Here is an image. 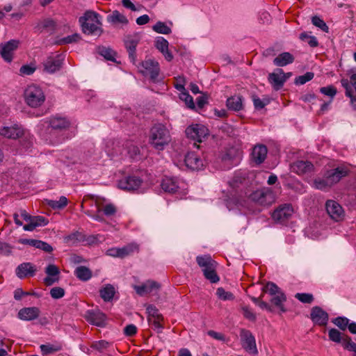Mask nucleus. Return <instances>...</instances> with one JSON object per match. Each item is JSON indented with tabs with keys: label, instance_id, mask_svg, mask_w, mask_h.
I'll return each mask as SVG.
<instances>
[{
	"label": "nucleus",
	"instance_id": "30",
	"mask_svg": "<svg viewBox=\"0 0 356 356\" xmlns=\"http://www.w3.org/2000/svg\"><path fill=\"white\" fill-rule=\"evenodd\" d=\"M294 56L289 52H283L273 60V64L277 67H284L293 63Z\"/></svg>",
	"mask_w": 356,
	"mask_h": 356
},
{
	"label": "nucleus",
	"instance_id": "48",
	"mask_svg": "<svg viewBox=\"0 0 356 356\" xmlns=\"http://www.w3.org/2000/svg\"><path fill=\"white\" fill-rule=\"evenodd\" d=\"M313 25L320 29L322 31L327 33L329 32V27L326 23L321 19L318 16H313Z\"/></svg>",
	"mask_w": 356,
	"mask_h": 356
},
{
	"label": "nucleus",
	"instance_id": "23",
	"mask_svg": "<svg viewBox=\"0 0 356 356\" xmlns=\"http://www.w3.org/2000/svg\"><path fill=\"white\" fill-rule=\"evenodd\" d=\"M23 129L17 125L3 127L0 129V135L8 138L17 139L23 136Z\"/></svg>",
	"mask_w": 356,
	"mask_h": 356
},
{
	"label": "nucleus",
	"instance_id": "6",
	"mask_svg": "<svg viewBox=\"0 0 356 356\" xmlns=\"http://www.w3.org/2000/svg\"><path fill=\"white\" fill-rule=\"evenodd\" d=\"M291 204H282L271 213V218L277 224L286 225L293 213Z\"/></svg>",
	"mask_w": 356,
	"mask_h": 356
},
{
	"label": "nucleus",
	"instance_id": "45",
	"mask_svg": "<svg viewBox=\"0 0 356 356\" xmlns=\"http://www.w3.org/2000/svg\"><path fill=\"white\" fill-rule=\"evenodd\" d=\"M341 343L345 350L353 351L354 353L356 351V343L352 341L351 338L348 335L346 334L345 337H343Z\"/></svg>",
	"mask_w": 356,
	"mask_h": 356
},
{
	"label": "nucleus",
	"instance_id": "11",
	"mask_svg": "<svg viewBox=\"0 0 356 356\" xmlns=\"http://www.w3.org/2000/svg\"><path fill=\"white\" fill-rule=\"evenodd\" d=\"M63 60L64 58L60 54L47 57L42 63L44 71L49 74L59 71L63 64Z\"/></svg>",
	"mask_w": 356,
	"mask_h": 356
},
{
	"label": "nucleus",
	"instance_id": "37",
	"mask_svg": "<svg viewBox=\"0 0 356 356\" xmlns=\"http://www.w3.org/2000/svg\"><path fill=\"white\" fill-rule=\"evenodd\" d=\"M99 55L103 56L107 60L115 62L116 52L110 47L104 46L99 47L97 49Z\"/></svg>",
	"mask_w": 356,
	"mask_h": 356
},
{
	"label": "nucleus",
	"instance_id": "47",
	"mask_svg": "<svg viewBox=\"0 0 356 356\" xmlns=\"http://www.w3.org/2000/svg\"><path fill=\"white\" fill-rule=\"evenodd\" d=\"M216 295L222 300H233L234 296L232 292L226 291L222 287H219L216 290Z\"/></svg>",
	"mask_w": 356,
	"mask_h": 356
},
{
	"label": "nucleus",
	"instance_id": "44",
	"mask_svg": "<svg viewBox=\"0 0 356 356\" xmlns=\"http://www.w3.org/2000/svg\"><path fill=\"white\" fill-rule=\"evenodd\" d=\"M152 29L158 33L161 34H170L172 31L171 29L165 23L162 22H157L153 26Z\"/></svg>",
	"mask_w": 356,
	"mask_h": 356
},
{
	"label": "nucleus",
	"instance_id": "13",
	"mask_svg": "<svg viewBox=\"0 0 356 356\" xmlns=\"http://www.w3.org/2000/svg\"><path fill=\"white\" fill-rule=\"evenodd\" d=\"M140 36L138 33H136L134 35H126L124 42V46L129 54V58L131 61L134 64L136 60V47L139 42Z\"/></svg>",
	"mask_w": 356,
	"mask_h": 356
},
{
	"label": "nucleus",
	"instance_id": "27",
	"mask_svg": "<svg viewBox=\"0 0 356 356\" xmlns=\"http://www.w3.org/2000/svg\"><path fill=\"white\" fill-rule=\"evenodd\" d=\"M35 271L36 268L35 266L32 264L26 262L21 264L17 266L16 268V275L19 278L22 279L28 276H34Z\"/></svg>",
	"mask_w": 356,
	"mask_h": 356
},
{
	"label": "nucleus",
	"instance_id": "3",
	"mask_svg": "<svg viewBox=\"0 0 356 356\" xmlns=\"http://www.w3.org/2000/svg\"><path fill=\"white\" fill-rule=\"evenodd\" d=\"M169 131L163 124H156L150 129L149 142L157 150H163L170 142Z\"/></svg>",
	"mask_w": 356,
	"mask_h": 356
},
{
	"label": "nucleus",
	"instance_id": "26",
	"mask_svg": "<svg viewBox=\"0 0 356 356\" xmlns=\"http://www.w3.org/2000/svg\"><path fill=\"white\" fill-rule=\"evenodd\" d=\"M196 261L198 266L202 268L203 273L205 270L209 271L213 268H216L218 266L217 262L215 261L209 254L197 256L196 257Z\"/></svg>",
	"mask_w": 356,
	"mask_h": 356
},
{
	"label": "nucleus",
	"instance_id": "53",
	"mask_svg": "<svg viewBox=\"0 0 356 356\" xmlns=\"http://www.w3.org/2000/svg\"><path fill=\"white\" fill-rule=\"evenodd\" d=\"M204 277L209 280L211 283H217L220 280L219 276L217 275L216 268H213L209 271L204 270Z\"/></svg>",
	"mask_w": 356,
	"mask_h": 356
},
{
	"label": "nucleus",
	"instance_id": "40",
	"mask_svg": "<svg viewBox=\"0 0 356 356\" xmlns=\"http://www.w3.org/2000/svg\"><path fill=\"white\" fill-rule=\"evenodd\" d=\"M64 241L65 243L72 242V243L83 242L85 241V235L76 231L65 236Z\"/></svg>",
	"mask_w": 356,
	"mask_h": 356
},
{
	"label": "nucleus",
	"instance_id": "14",
	"mask_svg": "<svg viewBox=\"0 0 356 356\" xmlns=\"http://www.w3.org/2000/svg\"><path fill=\"white\" fill-rule=\"evenodd\" d=\"M142 179L138 177L131 175L127 176L118 182V187L127 191H134L137 190L142 184Z\"/></svg>",
	"mask_w": 356,
	"mask_h": 356
},
{
	"label": "nucleus",
	"instance_id": "1",
	"mask_svg": "<svg viewBox=\"0 0 356 356\" xmlns=\"http://www.w3.org/2000/svg\"><path fill=\"white\" fill-rule=\"evenodd\" d=\"M267 293L272 296L270 302L276 307H281L282 303L286 300V297L281 289L274 282H268L262 288V294L260 297H250L251 300L257 305L261 309H266L270 312L273 311V307L262 300L264 298V293Z\"/></svg>",
	"mask_w": 356,
	"mask_h": 356
},
{
	"label": "nucleus",
	"instance_id": "5",
	"mask_svg": "<svg viewBox=\"0 0 356 356\" xmlns=\"http://www.w3.org/2000/svg\"><path fill=\"white\" fill-rule=\"evenodd\" d=\"M248 199L258 205L268 207L275 202V195L271 190L264 188L252 192Z\"/></svg>",
	"mask_w": 356,
	"mask_h": 356
},
{
	"label": "nucleus",
	"instance_id": "28",
	"mask_svg": "<svg viewBox=\"0 0 356 356\" xmlns=\"http://www.w3.org/2000/svg\"><path fill=\"white\" fill-rule=\"evenodd\" d=\"M329 319L328 314L319 307H313V323L320 326L326 325Z\"/></svg>",
	"mask_w": 356,
	"mask_h": 356
},
{
	"label": "nucleus",
	"instance_id": "57",
	"mask_svg": "<svg viewBox=\"0 0 356 356\" xmlns=\"http://www.w3.org/2000/svg\"><path fill=\"white\" fill-rule=\"evenodd\" d=\"M36 70V67L33 64L31 65H24L19 69V73L21 75H31Z\"/></svg>",
	"mask_w": 356,
	"mask_h": 356
},
{
	"label": "nucleus",
	"instance_id": "55",
	"mask_svg": "<svg viewBox=\"0 0 356 356\" xmlns=\"http://www.w3.org/2000/svg\"><path fill=\"white\" fill-rule=\"evenodd\" d=\"M180 99L185 102L186 106L191 109H194L195 106L193 97L186 90L181 93Z\"/></svg>",
	"mask_w": 356,
	"mask_h": 356
},
{
	"label": "nucleus",
	"instance_id": "41",
	"mask_svg": "<svg viewBox=\"0 0 356 356\" xmlns=\"http://www.w3.org/2000/svg\"><path fill=\"white\" fill-rule=\"evenodd\" d=\"M47 204L54 209H61L67 204V199L61 196L59 200H47Z\"/></svg>",
	"mask_w": 356,
	"mask_h": 356
},
{
	"label": "nucleus",
	"instance_id": "58",
	"mask_svg": "<svg viewBox=\"0 0 356 356\" xmlns=\"http://www.w3.org/2000/svg\"><path fill=\"white\" fill-rule=\"evenodd\" d=\"M219 131L222 132L227 136L234 135V128L227 123H222L220 126H218Z\"/></svg>",
	"mask_w": 356,
	"mask_h": 356
},
{
	"label": "nucleus",
	"instance_id": "22",
	"mask_svg": "<svg viewBox=\"0 0 356 356\" xmlns=\"http://www.w3.org/2000/svg\"><path fill=\"white\" fill-rule=\"evenodd\" d=\"M40 310L36 307H24L18 312L19 318L24 321H33L38 318Z\"/></svg>",
	"mask_w": 356,
	"mask_h": 356
},
{
	"label": "nucleus",
	"instance_id": "64",
	"mask_svg": "<svg viewBox=\"0 0 356 356\" xmlns=\"http://www.w3.org/2000/svg\"><path fill=\"white\" fill-rule=\"evenodd\" d=\"M103 212L106 216H112L116 213L117 208L113 204L110 203L104 207Z\"/></svg>",
	"mask_w": 356,
	"mask_h": 356
},
{
	"label": "nucleus",
	"instance_id": "32",
	"mask_svg": "<svg viewBox=\"0 0 356 356\" xmlns=\"http://www.w3.org/2000/svg\"><path fill=\"white\" fill-rule=\"evenodd\" d=\"M108 22L112 24H127L129 23V20L126 16L121 14L118 10H114L112 12L111 15L107 16Z\"/></svg>",
	"mask_w": 356,
	"mask_h": 356
},
{
	"label": "nucleus",
	"instance_id": "34",
	"mask_svg": "<svg viewBox=\"0 0 356 356\" xmlns=\"http://www.w3.org/2000/svg\"><path fill=\"white\" fill-rule=\"evenodd\" d=\"M74 275L81 281H88L92 275L91 270L84 266H78L74 270Z\"/></svg>",
	"mask_w": 356,
	"mask_h": 356
},
{
	"label": "nucleus",
	"instance_id": "21",
	"mask_svg": "<svg viewBox=\"0 0 356 356\" xmlns=\"http://www.w3.org/2000/svg\"><path fill=\"white\" fill-rule=\"evenodd\" d=\"M56 22L51 18H45L39 21L35 26V29L40 33L46 31L49 34H53L56 29Z\"/></svg>",
	"mask_w": 356,
	"mask_h": 356
},
{
	"label": "nucleus",
	"instance_id": "15",
	"mask_svg": "<svg viewBox=\"0 0 356 356\" xmlns=\"http://www.w3.org/2000/svg\"><path fill=\"white\" fill-rule=\"evenodd\" d=\"M141 65L145 70L143 72L146 75H149V78L153 82H156L160 72L159 63L149 59L142 62Z\"/></svg>",
	"mask_w": 356,
	"mask_h": 356
},
{
	"label": "nucleus",
	"instance_id": "39",
	"mask_svg": "<svg viewBox=\"0 0 356 356\" xmlns=\"http://www.w3.org/2000/svg\"><path fill=\"white\" fill-rule=\"evenodd\" d=\"M139 250L138 245L136 243H129L127 245L120 248V258H124L129 255L132 254L134 252H138Z\"/></svg>",
	"mask_w": 356,
	"mask_h": 356
},
{
	"label": "nucleus",
	"instance_id": "31",
	"mask_svg": "<svg viewBox=\"0 0 356 356\" xmlns=\"http://www.w3.org/2000/svg\"><path fill=\"white\" fill-rule=\"evenodd\" d=\"M229 109L239 111L243 108V98L240 95H234L229 97L226 102Z\"/></svg>",
	"mask_w": 356,
	"mask_h": 356
},
{
	"label": "nucleus",
	"instance_id": "4",
	"mask_svg": "<svg viewBox=\"0 0 356 356\" xmlns=\"http://www.w3.org/2000/svg\"><path fill=\"white\" fill-rule=\"evenodd\" d=\"M25 102L32 108L40 106L45 101L42 88L35 85L29 86L24 92Z\"/></svg>",
	"mask_w": 356,
	"mask_h": 356
},
{
	"label": "nucleus",
	"instance_id": "56",
	"mask_svg": "<svg viewBox=\"0 0 356 356\" xmlns=\"http://www.w3.org/2000/svg\"><path fill=\"white\" fill-rule=\"evenodd\" d=\"M109 343L105 340H100L92 343L90 347L99 352H102L108 347Z\"/></svg>",
	"mask_w": 356,
	"mask_h": 356
},
{
	"label": "nucleus",
	"instance_id": "50",
	"mask_svg": "<svg viewBox=\"0 0 356 356\" xmlns=\"http://www.w3.org/2000/svg\"><path fill=\"white\" fill-rule=\"evenodd\" d=\"M40 348L44 355L51 354L61 350L60 346H54L51 344H42Z\"/></svg>",
	"mask_w": 356,
	"mask_h": 356
},
{
	"label": "nucleus",
	"instance_id": "7",
	"mask_svg": "<svg viewBox=\"0 0 356 356\" xmlns=\"http://www.w3.org/2000/svg\"><path fill=\"white\" fill-rule=\"evenodd\" d=\"M83 317L89 323L93 325L104 327L106 325V316L99 309L87 310Z\"/></svg>",
	"mask_w": 356,
	"mask_h": 356
},
{
	"label": "nucleus",
	"instance_id": "38",
	"mask_svg": "<svg viewBox=\"0 0 356 356\" xmlns=\"http://www.w3.org/2000/svg\"><path fill=\"white\" fill-rule=\"evenodd\" d=\"M314 185L318 189L327 191L329 190L334 184L325 173L323 179H316L314 181Z\"/></svg>",
	"mask_w": 356,
	"mask_h": 356
},
{
	"label": "nucleus",
	"instance_id": "42",
	"mask_svg": "<svg viewBox=\"0 0 356 356\" xmlns=\"http://www.w3.org/2000/svg\"><path fill=\"white\" fill-rule=\"evenodd\" d=\"M345 335L346 334L340 332L335 328H332L328 332V337L330 340L338 343H341Z\"/></svg>",
	"mask_w": 356,
	"mask_h": 356
},
{
	"label": "nucleus",
	"instance_id": "46",
	"mask_svg": "<svg viewBox=\"0 0 356 356\" xmlns=\"http://www.w3.org/2000/svg\"><path fill=\"white\" fill-rule=\"evenodd\" d=\"M254 106L257 110H261L270 103L269 99L265 98L261 99L257 95H254L252 97Z\"/></svg>",
	"mask_w": 356,
	"mask_h": 356
},
{
	"label": "nucleus",
	"instance_id": "12",
	"mask_svg": "<svg viewBox=\"0 0 356 356\" xmlns=\"http://www.w3.org/2000/svg\"><path fill=\"white\" fill-rule=\"evenodd\" d=\"M184 163L186 168L191 170H200L204 166V160L195 152H188L185 155Z\"/></svg>",
	"mask_w": 356,
	"mask_h": 356
},
{
	"label": "nucleus",
	"instance_id": "8",
	"mask_svg": "<svg viewBox=\"0 0 356 356\" xmlns=\"http://www.w3.org/2000/svg\"><path fill=\"white\" fill-rule=\"evenodd\" d=\"M240 337L242 347L248 353L252 355H257L258 353L255 338L250 330L241 329L240 331Z\"/></svg>",
	"mask_w": 356,
	"mask_h": 356
},
{
	"label": "nucleus",
	"instance_id": "33",
	"mask_svg": "<svg viewBox=\"0 0 356 356\" xmlns=\"http://www.w3.org/2000/svg\"><path fill=\"white\" fill-rule=\"evenodd\" d=\"M161 186L165 192L170 193H174L178 189V185L176 180L172 177H165L163 179Z\"/></svg>",
	"mask_w": 356,
	"mask_h": 356
},
{
	"label": "nucleus",
	"instance_id": "59",
	"mask_svg": "<svg viewBox=\"0 0 356 356\" xmlns=\"http://www.w3.org/2000/svg\"><path fill=\"white\" fill-rule=\"evenodd\" d=\"M145 284L147 293H156L160 289V284L155 281L148 280L145 282Z\"/></svg>",
	"mask_w": 356,
	"mask_h": 356
},
{
	"label": "nucleus",
	"instance_id": "35",
	"mask_svg": "<svg viewBox=\"0 0 356 356\" xmlns=\"http://www.w3.org/2000/svg\"><path fill=\"white\" fill-rule=\"evenodd\" d=\"M341 83L346 89V95L350 98L353 106L356 108V88L355 89L354 88H353L347 79H342Z\"/></svg>",
	"mask_w": 356,
	"mask_h": 356
},
{
	"label": "nucleus",
	"instance_id": "54",
	"mask_svg": "<svg viewBox=\"0 0 356 356\" xmlns=\"http://www.w3.org/2000/svg\"><path fill=\"white\" fill-rule=\"evenodd\" d=\"M320 92L322 94L330 97L331 98V99H332L334 98V97L336 95L337 90V88L334 86L330 85L326 87L321 88Z\"/></svg>",
	"mask_w": 356,
	"mask_h": 356
},
{
	"label": "nucleus",
	"instance_id": "29",
	"mask_svg": "<svg viewBox=\"0 0 356 356\" xmlns=\"http://www.w3.org/2000/svg\"><path fill=\"white\" fill-rule=\"evenodd\" d=\"M49 125L55 131H63L70 126V122L65 118L55 116L49 121Z\"/></svg>",
	"mask_w": 356,
	"mask_h": 356
},
{
	"label": "nucleus",
	"instance_id": "17",
	"mask_svg": "<svg viewBox=\"0 0 356 356\" xmlns=\"http://www.w3.org/2000/svg\"><path fill=\"white\" fill-rule=\"evenodd\" d=\"M291 170L298 175H306L308 182H310L309 173L312 171V164L309 161H297L291 164Z\"/></svg>",
	"mask_w": 356,
	"mask_h": 356
},
{
	"label": "nucleus",
	"instance_id": "62",
	"mask_svg": "<svg viewBox=\"0 0 356 356\" xmlns=\"http://www.w3.org/2000/svg\"><path fill=\"white\" fill-rule=\"evenodd\" d=\"M310 80H312V72H308L302 76H297L294 83L296 85H302Z\"/></svg>",
	"mask_w": 356,
	"mask_h": 356
},
{
	"label": "nucleus",
	"instance_id": "9",
	"mask_svg": "<svg viewBox=\"0 0 356 356\" xmlns=\"http://www.w3.org/2000/svg\"><path fill=\"white\" fill-rule=\"evenodd\" d=\"M19 43L18 40H10L0 44V55L5 62L13 61L14 52L17 49Z\"/></svg>",
	"mask_w": 356,
	"mask_h": 356
},
{
	"label": "nucleus",
	"instance_id": "18",
	"mask_svg": "<svg viewBox=\"0 0 356 356\" xmlns=\"http://www.w3.org/2000/svg\"><path fill=\"white\" fill-rule=\"evenodd\" d=\"M242 151L234 146L227 148L221 154V160L225 162H232L236 164L240 160Z\"/></svg>",
	"mask_w": 356,
	"mask_h": 356
},
{
	"label": "nucleus",
	"instance_id": "25",
	"mask_svg": "<svg viewBox=\"0 0 356 356\" xmlns=\"http://www.w3.org/2000/svg\"><path fill=\"white\" fill-rule=\"evenodd\" d=\"M196 261L198 266L202 268L203 273L205 270L209 271L213 268H216L218 266L217 262L215 261L209 254L197 256L196 257Z\"/></svg>",
	"mask_w": 356,
	"mask_h": 356
},
{
	"label": "nucleus",
	"instance_id": "36",
	"mask_svg": "<svg viewBox=\"0 0 356 356\" xmlns=\"http://www.w3.org/2000/svg\"><path fill=\"white\" fill-rule=\"evenodd\" d=\"M115 293V288L111 284H106L99 290L100 297L105 301L109 302L113 300Z\"/></svg>",
	"mask_w": 356,
	"mask_h": 356
},
{
	"label": "nucleus",
	"instance_id": "49",
	"mask_svg": "<svg viewBox=\"0 0 356 356\" xmlns=\"http://www.w3.org/2000/svg\"><path fill=\"white\" fill-rule=\"evenodd\" d=\"M146 310L148 314V318L151 317L152 319H163V316L159 313V309L154 305H147Z\"/></svg>",
	"mask_w": 356,
	"mask_h": 356
},
{
	"label": "nucleus",
	"instance_id": "10",
	"mask_svg": "<svg viewBox=\"0 0 356 356\" xmlns=\"http://www.w3.org/2000/svg\"><path fill=\"white\" fill-rule=\"evenodd\" d=\"M185 133L188 138L201 143L202 140L208 136L209 130L202 124H195L188 127Z\"/></svg>",
	"mask_w": 356,
	"mask_h": 356
},
{
	"label": "nucleus",
	"instance_id": "19",
	"mask_svg": "<svg viewBox=\"0 0 356 356\" xmlns=\"http://www.w3.org/2000/svg\"><path fill=\"white\" fill-rule=\"evenodd\" d=\"M282 74H284V72L280 68L268 74V80L275 90L281 89L286 82V79L283 78Z\"/></svg>",
	"mask_w": 356,
	"mask_h": 356
},
{
	"label": "nucleus",
	"instance_id": "60",
	"mask_svg": "<svg viewBox=\"0 0 356 356\" xmlns=\"http://www.w3.org/2000/svg\"><path fill=\"white\" fill-rule=\"evenodd\" d=\"M50 295L54 299H59L65 296V290L58 286L53 287L50 290Z\"/></svg>",
	"mask_w": 356,
	"mask_h": 356
},
{
	"label": "nucleus",
	"instance_id": "20",
	"mask_svg": "<svg viewBox=\"0 0 356 356\" xmlns=\"http://www.w3.org/2000/svg\"><path fill=\"white\" fill-rule=\"evenodd\" d=\"M325 208L329 216L334 220H339L343 213L341 206L334 200H327Z\"/></svg>",
	"mask_w": 356,
	"mask_h": 356
},
{
	"label": "nucleus",
	"instance_id": "51",
	"mask_svg": "<svg viewBox=\"0 0 356 356\" xmlns=\"http://www.w3.org/2000/svg\"><path fill=\"white\" fill-rule=\"evenodd\" d=\"M168 40L163 37H158L155 41L156 48L161 53H164V51H166L168 49Z\"/></svg>",
	"mask_w": 356,
	"mask_h": 356
},
{
	"label": "nucleus",
	"instance_id": "24",
	"mask_svg": "<svg viewBox=\"0 0 356 356\" xmlns=\"http://www.w3.org/2000/svg\"><path fill=\"white\" fill-rule=\"evenodd\" d=\"M268 149L264 145H255L252 152V161L257 165L262 163L267 156Z\"/></svg>",
	"mask_w": 356,
	"mask_h": 356
},
{
	"label": "nucleus",
	"instance_id": "52",
	"mask_svg": "<svg viewBox=\"0 0 356 356\" xmlns=\"http://www.w3.org/2000/svg\"><path fill=\"white\" fill-rule=\"evenodd\" d=\"M332 322L336 325L339 329L344 331L346 330L349 323V320L346 317H337L332 319Z\"/></svg>",
	"mask_w": 356,
	"mask_h": 356
},
{
	"label": "nucleus",
	"instance_id": "63",
	"mask_svg": "<svg viewBox=\"0 0 356 356\" xmlns=\"http://www.w3.org/2000/svg\"><path fill=\"white\" fill-rule=\"evenodd\" d=\"M35 248L42 250L44 252H48V253H50L53 251V248L51 245H49V243H47L44 241H40V240H38V243H37Z\"/></svg>",
	"mask_w": 356,
	"mask_h": 356
},
{
	"label": "nucleus",
	"instance_id": "61",
	"mask_svg": "<svg viewBox=\"0 0 356 356\" xmlns=\"http://www.w3.org/2000/svg\"><path fill=\"white\" fill-rule=\"evenodd\" d=\"M45 273L48 276L55 277L59 275L60 270L56 265L49 264L45 268Z\"/></svg>",
	"mask_w": 356,
	"mask_h": 356
},
{
	"label": "nucleus",
	"instance_id": "43",
	"mask_svg": "<svg viewBox=\"0 0 356 356\" xmlns=\"http://www.w3.org/2000/svg\"><path fill=\"white\" fill-rule=\"evenodd\" d=\"M81 40V35L78 33H74L71 35L63 38L56 41L55 44L62 45L65 44H70L72 42H76Z\"/></svg>",
	"mask_w": 356,
	"mask_h": 356
},
{
	"label": "nucleus",
	"instance_id": "2",
	"mask_svg": "<svg viewBox=\"0 0 356 356\" xmlns=\"http://www.w3.org/2000/svg\"><path fill=\"white\" fill-rule=\"evenodd\" d=\"M101 19L102 17L95 11L85 12L84 15L79 19L83 33L87 35H101L103 33Z\"/></svg>",
	"mask_w": 356,
	"mask_h": 356
},
{
	"label": "nucleus",
	"instance_id": "16",
	"mask_svg": "<svg viewBox=\"0 0 356 356\" xmlns=\"http://www.w3.org/2000/svg\"><path fill=\"white\" fill-rule=\"evenodd\" d=\"M350 172V170L349 168L347 165L343 164L332 170L327 171L326 174L329 177L330 180H331L334 185L338 183L343 177H347Z\"/></svg>",
	"mask_w": 356,
	"mask_h": 356
}]
</instances>
